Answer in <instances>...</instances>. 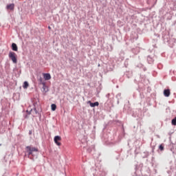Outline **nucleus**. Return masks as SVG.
<instances>
[{
	"label": "nucleus",
	"instance_id": "1",
	"mask_svg": "<svg viewBox=\"0 0 176 176\" xmlns=\"http://www.w3.org/2000/svg\"><path fill=\"white\" fill-rule=\"evenodd\" d=\"M8 57H10L14 64H17V57L16 56V53L10 52Z\"/></svg>",
	"mask_w": 176,
	"mask_h": 176
},
{
	"label": "nucleus",
	"instance_id": "2",
	"mask_svg": "<svg viewBox=\"0 0 176 176\" xmlns=\"http://www.w3.org/2000/svg\"><path fill=\"white\" fill-rule=\"evenodd\" d=\"M26 152L28 153V155H32L33 152H38V148L32 147L31 146H26Z\"/></svg>",
	"mask_w": 176,
	"mask_h": 176
},
{
	"label": "nucleus",
	"instance_id": "3",
	"mask_svg": "<svg viewBox=\"0 0 176 176\" xmlns=\"http://www.w3.org/2000/svg\"><path fill=\"white\" fill-rule=\"evenodd\" d=\"M54 141L55 144L58 145V146H60V145H61V143L58 142V141H61V137H60L59 135L55 136L54 138Z\"/></svg>",
	"mask_w": 176,
	"mask_h": 176
},
{
	"label": "nucleus",
	"instance_id": "4",
	"mask_svg": "<svg viewBox=\"0 0 176 176\" xmlns=\"http://www.w3.org/2000/svg\"><path fill=\"white\" fill-rule=\"evenodd\" d=\"M87 104H89L90 107H91V108H94V107H98V105H100V103L98 102H91V101L89 100L87 102Z\"/></svg>",
	"mask_w": 176,
	"mask_h": 176
},
{
	"label": "nucleus",
	"instance_id": "5",
	"mask_svg": "<svg viewBox=\"0 0 176 176\" xmlns=\"http://www.w3.org/2000/svg\"><path fill=\"white\" fill-rule=\"evenodd\" d=\"M45 80H50L52 79V76H50V74L45 73L43 74Z\"/></svg>",
	"mask_w": 176,
	"mask_h": 176
},
{
	"label": "nucleus",
	"instance_id": "6",
	"mask_svg": "<svg viewBox=\"0 0 176 176\" xmlns=\"http://www.w3.org/2000/svg\"><path fill=\"white\" fill-rule=\"evenodd\" d=\"M12 50H13V52H17V50H19V48L17 47V45L14 43H13L12 44Z\"/></svg>",
	"mask_w": 176,
	"mask_h": 176
},
{
	"label": "nucleus",
	"instance_id": "7",
	"mask_svg": "<svg viewBox=\"0 0 176 176\" xmlns=\"http://www.w3.org/2000/svg\"><path fill=\"white\" fill-rule=\"evenodd\" d=\"M170 89L164 90V96L165 97H170Z\"/></svg>",
	"mask_w": 176,
	"mask_h": 176
},
{
	"label": "nucleus",
	"instance_id": "8",
	"mask_svg": "<svg viewBox=\"0 0 176 176\" xmlns=\"http://www.w3.org/2000/svg\"><path fill=\"white\" fill-rule=\"evenodd\" d=\"M7 9H8V10H13V9H14V3H11L7 6Z\"/></svg>",
	"mask_w": 176,
	"mask_h": 176
},
{
	"label": "nucleus",
	"instance_id": "9",
	"mask_svg": "<svg viewBox=\"0 0 176 176\" xmlns=\"http://www.w3.org/2000/svg\"><path fill=\"white\" fill-rule=\"evenodd\" d=\"M43 89L44 93H47L49 91V88L47 87V86L45 85V83H43Z\"/></svg>",
	"mask_w": 176,
	"mask_h": 176
},
{
	"label": "nucleus",
	"instance_id": "10",
	"mask_svg": "<svg viewBox=\"0 0 176 176\" xmlns=\"http://www.w3.org/2000/svg\"><path fill=\"white\" fill-rule=\"evenodd\" d=\"M28 86H29L28 82L25 81V82H23V89H28Z\"/></svg>",
	"mask_w": 176,
	"mask_h": 176
},
{
	"label": "nucleus",
	"instance_id": "11",
	"mask_svg": "<svg viewBox=\"0 0 176 176\" xmlns=\"http://www.w3.org/2000/svg\"><path fill=\"white\" fill-rule=\"evenodd\" d=\"M51 109H52V111H56V109H57V106L56 105V104H52L51 105Z\"/></svg>",
	"mask_w": 176,
	"mask_h": 176
},
{
	"label": "nucleus",
	"instance_id": "12",
	"mask_svg": "<svg viewBox=\"0 0 176 176\" xmlns=\"http://www.w3.org/2000/svg\"><path fill=\"white\" fill-rule=\"evenodd\" d=\"M173 126H176V117L172 120V122H171Z\"/></svg>",
	"mask_w": 176,
	"mask_h": 176
},
{
	"label": "nucleus",
	"instance_id": "13",
	"mask_svg": "<svg viewBox=\"0 0 176 176\" xmlns=\"http://www.w3.org/2000/svg\"><path fill=\"white\" fill-rule=\"evenodd\" d=\"M159 149L161 151H164V146H163V144L160 145Z\"/></svg>",
	"mask_w": 176,
	"mask_h": 176
},
{
	"label": "nucleus",
	"instance_id": "14",
	"mask_svg": "<svg viewBox=\"0 0 176 176\" xmlns=\"http://www.w3.org/2000/svg\"><path fill=\"white\" fill-rule=\"evenodd\" d=\"M147 60L150 63V64L152 63V60H152V58H151V56H148Z\"/></svg>",
	"mask_w": 176,
	"mask_h": 176
},
{
	"label": "nucleus",
	"instance_id": "15",
	"mask_svg": "<svg viewBox=\"0 0 176 176\" xmlns=\"http://www.w3.org/2000/svg\"><path fill=\"white\" fill-rule=\"evenodd\" d=\"M27 112H28V115H31V112H32V109H31L30 111H28V110H27Z\"/></svg>",
	"mask_w": 176,
	"mask_h": 176
},
{
	"label": "nucleus",
	"instance_id": "16",
	"mask_svg": "<svg viewBox=\"0 0 176 176\" xmlns=\"http://www.w3.org/2000/svg\"><path fill=\"white\" fill-rule=\"evenodd\" d=\"M34 111L35 113H38V111H36V108H34Z\"/></svg>",
	"mask_w": 176,
	"mask_h": 176
},
{
	"label": "nucleus",
	"instance_id": "17",
	"mask_svg": "<svg viewBox=\"0 0 176 176\" xmlns=\"http://www.w3.org/2000/svg\"><path fill=\"white\" fill-rule=\"evenodd\" d=\"M29 134H30V135H31V134H32V131H30Z\"/></svg>",
	"mask_w": 176,
	"mask_h": 176
},
{
	"label": "nucleus",
	"instance_id": "18",
	"mask_svg": "<svg viewBox=\"0 0 176 176\" xmlns=\"http://www.w3.org/2000/svg\"><path fill=\"white\" fill-rule=\"evenodd\" d=\"M25 118H28V115H26V116H25Z\"/></svg>",
	"mask_w": 176,
	"mask_h": 176
},
{
	"label": "nucleus",
	"instance_id": "19",
	"mask_svg": "<svg viewBox=\"0 0 176 176\" xmlns=\"http://www.w3.org/2000/svg\"><path fill=\"white\" fill-rule=\"evenodd\" d=\"M87 151H88V152H90V149H88Z\"/></svg>",
	"mask_w": 176,
	"mask_h": 176
},
{
	"label": "nucleus",
	"instance_id": "20",
	"mask_svg": "<svg viewBox=\"0 0 176 176\" xmlns=\"http://www.w3.org/2000/svg\"><path fill=\"white\" fill-rule=\"evenodd\" d=\"M48 28L50 30V26H49Z\"/></svg>",
	"mask_w": 176,
	"mask_h": 176
}]
</instances>
